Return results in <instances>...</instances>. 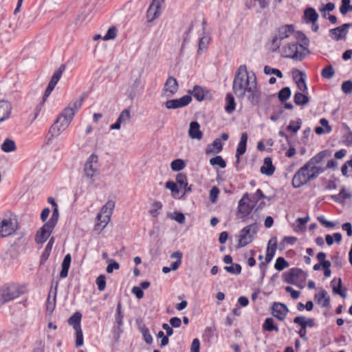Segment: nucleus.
Returning <instances> with one entry per match:
<instances>
[{
  "mask_svg": "<svg viewBox=\"0 0 352 352\" xmlns=\"http://www.w3.org/2000/svg\"><path fill=\"white\" fill-rule=\"evenodd\" d=\"M171 169L174 171H179L184 168L185 162L181 159L173 160L170 164Z\"/></svg>",
  "mask_w": 352,
  "mask_h": 352,
  "instance_id": "nucleus-49",
  "label": "nucleus"
},
{
  "mask_svg": "<svg viewBox=\"0 0 352 352\" xmlns=\"http://www.w3.org/2000/svg\"><path fill=\"white\" fill-rule=\"evenodd\" d=\"M340 12L342 15H345L348 12H352V5H351V0H341Z\"/></svg>",
  "mask_w": 352,
  "mask_h": 352,
  "instance_id": "nucleus-44",
  "label": "nucleus"
},
{
  "mask_svg": "<svg viewBox=\"0 0 352 352\" xmlns=\"http://www.w3.org/2000/svg\"><path fill=\"white\" fill-rule=\"evenodd\" d=\"M19 287L12 283L0 285V307L20 296Z\"/></svg>",
  "mask_w": 352,
  "mask_h": 352,
  "instance_id": "nucleus-6",
  "label": "nucleus"
},
{
  "mask_svg": "<svg viewBox=\"0 0 352 352\" xmlns=\"http://www.w3.org/2000/svg\"><path fill=\"white\" fill-rule=\"evenodd\" d=\"M187 177L185 174L179 173L176 177V184L179 186V188H182L184 186H186Z\"/></svg>",
  "mask_w": 352,
  "mask_h": 352,
  "instance_id": "nucleus-57",
  "label": "nucleus"
},
{
  "mask_svg": "<svg viewBox=\"0 0 352 352\" xmlns=\"http://www.w3.org/2000/svg\"><path fill=\"white\" fill-rule=\"evenodd\" d=\"M96 285L99 291H104L106 287V277L104 274L100 275L96 278Z\"/></svg>",
  "mask_w": 352,
  "mask_h": 352,
  "instance_id": "nucleus-58",
  "label": "nucleus"
},
{
  "mask_svg": "<svg viewBox=\"0 0 352 352\" xmlns=\"http://www.w3.org/2000/svg\"><path fill=\"white\" fill-rule=\"evenodd\" d=\"M72 261V256L69 254L65 256L61 265V271L60 272V278H65L68 275L69 269Z\"/></svg>",
  "mask_w": 352,
  "mask_h": 352,
  "instance_id": "nucleus-32",
  "label": "nucleus"
},
{
  "mask_svg": "<svg viewBox=\"0 0 352 352\" xmlns=\"http://www.w3.org/2000/svg\"><path fill=\"white\" fill-rule=\"evenodd\" d=\"M272 315L280 321L285 318L289 311L287 307L280 302H274L272 305Z\"/></svg>",
  "mask_w": 352,
  "mask_h": 352,
  "instance_id": "nucleus-18",
  "label": "nucleus"
},
{
  "mask_svg": "<svg viewBox=\"0 0 352 352\" xmlns=\"http://www.w3.org/2000/svg\"><path fill=\"white\" fill-rule=\"evenodd\" d=\"M297 74H294V78L296 82L298 88L302 92H305L307 90L306 82H305V74L304 72L296 70Z\"/></svg>",
  "mask_w": 352,
  "mask_h": 352,
  "instance_id": "nucleus-28",
  "label": "nucleus"
},
{
  "mask_svg": "<svg viewBox=\"0 0 352 352\" xmlns=\"http://www.w3.org/2000/svg\"><path fill=\"white\" fill-rule=\"evenodd\" d=\"M188 94L198 101L211 100L212 99L210 91L199 85H195L192 90H189Z\"/></svg>",
  "mask_w": 352,
  "mask_h": 352,
  "instance_id": "nucleus-12",
  "label": "nucleus"
},
{
  "mask_svg": "<svg viewBox=\"0 0 352 352\" xmlns=\"http://www.w3.org/2000/svg\"><path fill=\"white\" fill-rule=\"evenodd\" d=\"M342 90L346 94H351L352 92V81L346 80L343 82L342 85Z\"/></svg>",
  "mask_w": 352,
  "mask_h": 352,
  "instance_id": "nucleus-64",
  "label": "nucleus"
},
{
  "mask_svg": "<svg viewBox=\"0 0 352 352\" xmlns=\"http://www.w3.org/2000/svg\"><path fill=\"white\" fill-rule=\"evenodd\" d=\"M256 83V78L254 74L250 76L245 65H240L237 69L233 83L232 89L239 98L245 97V94L250 87Z\"/></svg>",
  "mask_w": 352,
  "mask_h": 352,
  "instance_id": "nucleus-1",
  "label": "nucleus"
},
{
  "mask_svg": "<svg viewBox=\"0 0 352 352\" xmlns=\"http://www.w3.org/2000/svg\"><path fill=\"white\" fill-rule=\"evenodd\" d=\"M188 135L192 139L200 140L203 137V133L200 130V125L197 122H192L190 124Z\"/></svg>",
  "mask_w": 352,
  "mask_h": 352,
  "instance_id": "nucleus-23",
  "label": "nucleus"
},
{
  "mask_svg": "<svg viewBox=\"0 0 352 352\" xmlns=\"http://www.w3.org/2000/svg\"><path fill=\"white\" fill-rule=\"evenodd\" d=\"M342 279L340 278H335L331 282V285L332 287L333 292L335 294L340 295L342 298H346V289H345L342 290L341 289L342 288Z\"/></svg>",
  "mask_w": 352,
  "mask_h": 352,
  "instance_id": "nucleus-29",
  "label": "nucleus"
},
{
  "mask_svg": "<svg viewBox=\"0 0 352 352\" xmlns=\"http://www.w3.org/2000/svg\"><path fill=\"white\" fill-rule=\"evenodd\" d=\"M99 175V172L94 170L89 171L83 169V177L87 179L89 184L94 185L96 182V177Z\"/></svg>",
  "mask_w": 352,
  "mask_h": 352,
  "instance_id": "nucleus-40",
  "label": "nucleus"
},
{
  "mask_svg": "<svg viewBox=\"0 0 352 352\" xmlns=\"http://www.w3.org/2000/svg\"><path fill=\"white\" fill-rule=\"evenodd\" d=\"M18 228V221L15 215L3 218L0 221V236L7 237L13 234Z\"/></svg>",
  "mask_w": 352,
  "mask_h": 352,
  "instance_id": "nucleus-7",
  "label": "nucleus"
},
{
  "mask_svg": "<svg viewBox=\"0 0 352 352\" xmlns=\"http://www.w3.org/2000/svg\"><path fill=\"white\" fill-rule=\"evenodd\" d=\"M122 305L120 302H118L116 308V321L118 324V330H120V327L123 324L124 314L121 310Z\"/></svg>",
  "mask_w": 352,
  "mask_h": 352,
  "instance_id": "nucleus-47",
  "label": "nucleus"
},
{
  "mask_svg": "<svg viewBox=\"0 0 352 352\" xmlns=\"http://www.w3.org/2000/svg\"><path fill=\"white\" fill-rule=\"evenodd\" d=\"M58 218H59V213H58V207H55L53 209V212H52V214L50 219L46 223H47L50 226L55 228V226L58 222Z\"/></svg>",
  "mask_w": 352,
  "mask_h": 352,
  "instance_id": "nucleus-53",
  "label": "nucleus"
},
{
  "mask_svg": "<svg viewBox=\"0 0 352 352\" xmlns=\"http://www.w3.org/2000/svg\"><path fill=\"white\" fill-rule=\"evenodd\" d=\"M210 39L206 36H203L199 39L198 53H200L202 50H206L209 43Z\"/></svg>",
  "mask_w": 352,
  "mask_h": 352,
  "instance_id": "nucleus-63",
  "label": "nucleus"
},
{
  "mask_svg": "<svg viewBox=\"0 0 352 352\" xmlns=\"http://www.w3.org/2000/svg\"><path fill=\"white\" fill-rule=\"evenodd\" d=\"M82 314L80 312H75L69 319L68 323L69 325L72 326L74 330L81 329L80 327V321H81Z\"/></svg>",
  "mask_w": 352,
  "mask_h": 352,
  "instance_id": "nucleus-36",
  "label": "nucleus"
},
{
  "mask_svg": "<svg viewBox=\"0 0 352 352\" xmlns=\"http://www.w3.org/2000/svg\"><path fill=\"white\" fill-rule=\"evenodd\" d=\"M223 144L221 140L219 138L215 139L212 143L208 144L206 149V154L210 155L213 153H219L222 151Z\"/></svg>",
  "mask_w": 352,
  "mask_h": 352,
  "instance_id": "nucleus-30",
  "label": "nucleus"
},
{
  "mask_svg": "<svg viewBox=\"0 0 352 352\" xmlns=\"http://www.w3.org/2000/svg\"><path fill=\"white\" fill-rule=\"evenodd\" d=\"M264 73L267 75L274 74L280 78H283V76L282 72L279 69L272 68L270 66H265Z\"/></svg>",
  "mask_w": 352,
  "mask_h": 352,
  "instance_id": "nucleus-56",
  "label": "nucleus"
},
{
  "mask_svg": "<svg viewBox=\"0 0 352 352\" xmlns=\"http://www.w3.org/2000/svg\"><path fill=\"white\" fill-rule=\"evenodd\" d=\"M289 266L288 262L283 257H278L274 265L276 270L281 271Z\"/></svg>",
  "mask_w": 352,
  "mask_h": 352,
  "instance_id": "nucleus-52",
  "label": "nucleus"
},
{
  "mask_svg": "<svg viewBox=\"0 0 352 352\" xmlns=\"http://www.w3.org/2000/svg\"><path fill=\"white\" fill-rule=\"evenodd\" d=\"M247 100L253 106H267L272 100H276L275 94L267 95L262 93L256 83L252 87H250L245 94Z\"/></svg>",
  "mask_w": 352,
  "mask_h": 352,
  "instance_id": "nucleus-4",
  "label": "nucleus"
},
{
  "mask_svg": "<svg viewBox=\"0 0 352 352\" xmlns=\"http://www.w3.org/2000/svg\"><path fill=\"white\" fill-rule=\"evenodd\" d=\"M291 96L290 89L287 87H285L281 89L278 94V100L283 102L286 101Z\"/></svg>",
  "mask_w": 352,
  "mask_h": 352,
  "instance_id": "nucleus-45",
  "label": "nucleus"
},
{
  "mask_svg": "<svg viewBox=\"0 0 352 352\" xmlns=\"http://www.w3.org/2000/svg\"><path fill=\"white\" fill-rule=\"evenodd\" d=\"M59 80L60 79L56 78V76H52V78L48 83V85L45 89L44 96L43 97V102H42L43 103L46 100L47 97L50 95L52 91L54 90L55 86L56 85V84L58 83Z\"/></svg>",
  "mask_w": 352,
  "mask_h": 352,
  "instance_id": "nucleus-37",
  "label": "nucleus"
},
{
  "mask_svg": "<svg viewBox=\"0 0 352 352\" xmlns=\"http://www.w3.org/2000/svg\"><path fill=\"white\" fill-rule=\"evenodd\" d=\"M162 208V204L160 201H155L152 204V209L150 211L151 214L153 217H157L160 214L159 210H161Z\"/></svg>",
  "mask_w": 352,
  "mask_h": 352,
  "instance_id": "nucleus-59",
  "label": "nucleus"
},
{
  "mask_svg": "<svg viewBox=\"0 0 352 352\" xmlns=\"http://www.w3.org/2000/svg\"><path fill=\"white\" fill-rule=\"evenodd\" d=\"M342 131L343 133V142L345 146L349 147L352 146V131L346 123L342 124Z\"/></svg>",
  "mask_w": 352,
  "mask_h": 352,
  "instance_id": "nucleus-31",
  "label": "nucleus"
},
{
  "mask_svg": "<svg viewBox=\"0 0 352 352\" xmlns=\"http://www.w3.org/2000/svg\"><path fill=\"white\" fill-rule=\"evenodd\" d=\"M335 74V71L332 65L326 66L321 72V76L326 79H331Z\"/></svg>",
  "mask_w": 352,
  "mask_h": 352,
  "instance_id": "nucleus-48",
  "label": "nucleus"
},
{
  "mask_svg": "<svg viewBox=\"0 0 352 352\" xmlns=\"http://www.w3.org/2000/svg\"><path fill=\"white\" fill-rule=\"evenodd\" d=\"M294 101L298 105H302L309 102V98L307 95L302 93L297 92L294 95Z\"/></svg>",
  "mask_w": 352,
  "mask_h": 352,
  "instance_id": "nucleus-41",
  "label": "nucleus"
},
{
  "mask_svg": "<svg viewBox=\"0 0 352 352\" xmlns=\"http://www.w3.org/2000/svg\"><path fill=\"white\" fill-rule=\"evenodd\" d=\"M165 186L171 191L174 197H176L178 195L179 190L176 183L173 181H168L166 183Z\"/></svg>",
  "mask_w": 352,
  "mask_h": 352,
  "instance_id": "nucleus-54",
  "label": "nucleus"
},
{
  "mask_svg": "<svg viewBox=\"0 0 352 352\" xmlns=\"http://www.w3.org/2000/svg\"><path fill=\"white\" fill-rule=\"evenodd\" d=\"M85 96L82 95L78 98L71 102L64 110H78L82 106Z\"/></svg>",
  "mask_w": 352,
  "mask_h": 352,
  "instance_id": "nucleus-38",
  "label": "nucleus"
},
{
  "mask_svg": "<svg viewBox=\"0 0 352 352\" xmlns=\"http://www.w3.org/2000/svg\"><path fill=\"white\" fill-rule=\"evenodd\" d=\"M139 330L142 333L144 341L147 344H151L153 342V337L151 335L148 329L144 324H143L140 326Z\"/></svg>",
  "mask_w": 352,
  "mask_h": 352,
  "instance_id": "nucleus-42",
  "label": "nucleus"
},
{
  "mask_svg": "<svg viewBox=\"0 0 352 352\" xmlns=\"http://www.w3.org/2000/svg\"><path fill=\"white\" fill-rule=\"evenodd\" d=\"M109 264L106 268V271L107 273L111 274L113 272L114 270H118L120 268V265L118 262L113 259L108 260Z\"/></svg>",
  "mask_w": 352,
  "mask_h": 352,
  "instance_id": "nucleus-61",
  "label": "nucleus"
},
{
  "mask_svg": "<svg viewBox=\"0 0 352 352\" xmlns=\"http://www.w3.org/2000/svg\"><path fill=\"white\" fill-rule=\"evenodd\" d=\"M308 49L298 43H289L281 50L283 57L292 58L296 60H302L306 56Z\"/></svg>",
  "mask_w": 352,
  "mask_h": 352,
  "instance_id": "nucleus-5",
  "label": "nucleus"
},
{
  "mask_svg": "<svg viewBox=\"0 0 352 352\" xmlns=\"http://www.w3.org/2000/svg\"><path fill=\"white\" fill-rule=\"evenodd\" d=\"M324 171L323 168H312L307 162L294 174L292 184L294 188H298L310 181L316 179Z\"/></svg>",
  "mask_w": 352,
  "mask_h": 352,
  "instance_id": "nucleus-2",
  "label": "nucleus"
},
{
  "mask_svg": "<svg viewBox=\"0 0 352 352\" xmlns=\"http://www.w3.org/2000/svg\"><path fill=\"white\" fill-rule=\"evenodd\" d=\"M192 100L190 95H185L180 98L167 100L165 107L167 109L182 108L188 104Z\"/></svg>",
  "mask_w": 352,
  "mask_h": 352,
  "instance_id": "nucleus-16",
  "label": "nucleus"
},
{
  "mask_svg": "<svg viewBox=\"0 0 352 352\" xmlns=\"http://www.w3.org/2000/svg\"><path fill=\"white\" fill-rule=\"evenodd\" d=\"M178 89V83L173 77H169L164 85V91L166 96H172L177 92Z\"/></svg>",
  "mask_w": 352,
  "mask_h": 352,
  "instance_id": "nucleus-20",
  "label": "nucleus"
},
{
  "mask_svg": "<svg viewBox=\"0 0 352 352\" xmlns=\"http://www.w3.org/2000/svg\"><path fill=\"white\" fill-rule=\"evenodd\" d=\"M131 118L130 111H122L116 122L110 126V129H120L121 124L127 123Z\"/></svg>",
  "mask_w": 352,
  "mask_h": 352,
  "instance_id": "nucleus-25",
  "label": "nucleus"
},
{
  "mask_svg": "<svg viewBox=\"0 0 352 352\" xmlns=\"http://www.w3.org/2000/svg\"><path fill=\"white\" fill-rule=\"evenodd\" d=\"M219 192L220 190L218 187H212V188L210 190V200L212 203L214 204L217 202Z\"/></svg>",
  "mask_w": 352,
  "mask_h": 352,
  "instance_id": "nucleus-60",
  "label": "nucleus"
},
{
  "mask_svg": "<svg viewBox=\"0 0 352 352\" xmlns=\"http://www.w3.org/2000/svg\"><path fill=\"white\" fill-rule=\"evenodd\" d=\"M248 133L246 132L242 133L241 140L238 144L236 151V163L239 162L240 156L243 155L246 151V145L248 141Z\"/></svg>",
  "mask_w": 352,
  "mask_h": 352,
  "instance_id": "nucleus-21",
  "label": "nucleus"
},
{
  "mask_svg": "<svg viewBox=\"0 0 352 352\" xmlns=\"http://www.w3.org/2000/svg\"><path fill=\"white\" fill-rule=\"evenodd\" d=\"M320 126H316L315 128V133L318 135H322L324 133H329L331 131V126L329 124V122L325 118H322L320 120Z\"/></svg>",
  "mask_w": 352,
  "mask_h": 352,
  "instance_id": "nucleus-33",
  "label": "nucleus"
},
{
  "mask_svg": "<svg viewBox=\"0 0 352 352\" xmlns=\"http://www.w3.org/2000/svg\"><path fill=\"white\" fill-rule=\"evenodd\" d=\"M276 239H271L267 244L266 255H265V261L267 263H269L272 260L274 256L276 250Z\"/></svg>",
  "mask_w": 352,
  "mask_h": 352,
  "instance_id": "nucleus-26",
  "label": "nucleus"
},
{
  "mask_svg": "<svg viewBox=\"0 0 352 352\" xmlns=\"http://www.w3.org/2000/svg\"><path fill=\"white\" fill-rule=\"evenodd\" d=\"M314 298L322 307H327L329 305L330 298L328 296L327 292L324 289H322L318 293L316 294Z\"/></svg>",
  "mask_w": 352,
  "mask_h": 352,
  "instance_id": "nucleus-27",
  "label": "nucleus"
},
{
  "mask_svg": "<svg viewBox=\"0 0 352 352\" xmlns=\"http://www.w3.org/2000/svg\"><path fill=\"white\" fill-rule=\"evenodd\" d=\"M284 280L289 284H296L298 282L305 281L307 274L301 269L297 267L291 268L283 274Z\"/></svg>",
  "mask_w": 352,
  "mask_h": 352,
  "instance_id": "nucleus-11",
  "label": "nucleus"
},
{
  "mask_svg": "<svg viewBox=\"0 0 352 352\" xmlns=\"http://www.w3.org/2000/svg\"><path fill=\"white\" fill-rule=\"evenodd\" d=\"M235 100L234 96L231 94H228L226 96L225 110H234Z\"/></svg>",
  "mask_w": 352,
  "mask_h": 352,
  "instance_id": "nucleus-46",
  "label": "nucleus"
},
{
  "mask_svg": "<svg viewBox=\"0 0 352 352\" xmlns=\"http://www.w3.org/2000/svg\"><path fill=\"white\" fill-rule=\"evenodd\" d=\"M1 148L5 153H10L16 150V145L13 140L6 138L2 143Z\"/></svg>",
  "mask_w": 352,
  "mask_h": 352,
  "instance_id": "nucleus-34",
  "label": "nucleus"
},
{
  "mask_svg": "<svg viewBox=\"0 0 352 352\" xmlns=\"http://www.w3.org/2000/svg\"><path fill=\"white\" fill-rule=\"evenodd\" d=\"M300 126L301 121L300 119L296 120H292L289 124L287 126V131L296 133L300 129Z\"/></svg>",
  "mask_w": 352,
  "mask_h": 352,
  "instance_id": "nucleus-55",
  "label": "nucleus"
},
{
  "mask_svg": "<svg viewBox=\"0 0 352 352\" xmlns=\"http://www.w3.org/2000/svg\"><path fill=\"white\" fill-rule=\"evenodd\" d=\"M294 32V28L292 25H285L278 28L276 34L272 41V51L277 50L281 45V41L289 38Z\"/></svg>",
  "mask_w": 352,
  "mask_h": 352,
  "instance_id": "nucleus-8",
  "label": "nucleus"
},
{
  "mask_svg": "<svg viewBox=\"0 0 352 352\" xmlns=\"http://www.w3.org/2000/svg\"><path fill=\"white\" fill-rule=\"evenodd\" d=\"M54 243V238L52 237L49 240V241H48V243H47V245H46V247L45 248V250H44V252L42 254L41 262L45 261L48 258V257L50 256V252L52 251V246H53Z\"/></svg>",
  "mask_w": 352,
  "mask_h": 352,
  "instance_id": "nucleus-43",
  "label": "nucleus"
},
{
  "mask_svg": "<svg viewBox=\"0 0 352 352\" xmlns=\"http://www.w3.org/2000/svg\"><path fill=\"white\" fill-rule=\"evenodd\" d=\"M224 270L232 274H239L241 272V267L237 263H232L230 266H226Z\"/></svg>",
  "mask_w": 352,
  "mask_h": 352,
  "instance_id": "nucleus-51",
  "label": "nucleus"
},
{
  "mask_svg": "<svg viewBox=\"0 0 352 352\" xmlns=\"http://www.w3.org/2000/svg\"><path fill=\"white\" fill-rule=\"evenodd\" d=\"M74 116V111H63L56 118L54 123L51 126L47 135V144L58 137L69 125Z\"/></svg>",
  "mask_w": 352,
  "mask_h": 352,
  "instance_id": "nucleus-3",
  "label": "nucleus"
},
{
  "mask_svg": "<svg viewBox=\"0 0 352 352\" xmlns=\"http://www.w3.org/2000/svg\"><path fill=\"white\" fill-rule=\"evenodd\" d=\"M163 0H153L150 5L147 12V21L151 23L157 19L161 14V6Z\"/></svg>",
  "mask_w": 352,
  "mask_h": 352,
  "instance_id": "nucleus-15",
  "label": "nucleus"
},
{
  "mask_svg": "<svg viewBox=\"0 0 352 352\" xmlns=\"http://www.w3.org/2000/svg\"><path fill=\"white\" fill-rule=\"evenodd\" d=\"M54 227L45 223L43 227L37 232L35 241L37 243H43L47 241L50 234H52Z\"/></svg>",
  "mask_w": 352,
  "mask_h": 352,
  "instance_id": "nucleus-17",
  "label": "nucleus"
},
{
  "mask_svg": "<svg viewBox=\"0 0 352 352\" xmlns=\"http://www.w3.org/2000/svg\"><path fill=\"white\" fill-rule=\"evenodd\" d=\"M304 16L307 23H314L318 19V14L313 8H308L304 12Z\"/></svg>",
  "mask_w": 352,
  "mask_h": 352,
  "instance_id": "nucleus-35",
  "label": "nucleus"
},
{
  "mask_svg": "<svg viewBox=\"0 0 352 352\" xmlns=\"http://www.w3.org/2000/svg\"><path fill=\"white\" fill-rule=\"evenodd\" d=\"M98 157L95 154H91L86 161L84 164L83 169L90 170H94L95 172H99L98 168Z\"/></svg>",
  "mask_w": 352,
  "mask_h": 352,
  "instance_id": "nucleus-24",
  "label": "nucleus"
},
{
  "mask_svg": "<svg viewBox=\"0 0 352 352\" xmlns=\"http://www.w3.org/2000/svg\"><path fill=\"white\" fill-rule=\"evenodd\" d=\"M275 166L272 164V160L271 157H265L263 160V164L261 167L260 171L262 174L271 176L275 172Z\"/></svg>",
  "mask_w": 352,
  "mask_h": 352,
  "instance_id": "nucleus-22",
  "label": "nucleus"
},
{
  "mask_svg": "<svg viewBox=\"0 0 352 352\" xmlns=\"http://www.w3.org/2000/svg\"><path fill=\"white\" fill-rule=\"evenodd\" d=\"M116 35H117V29L116 27L112 26L107 30V32L104 35L103 39L104 41L113 39L116 37Z\"/></svg>",
  "mask_w": 352,
  "mask_h": 352,
  "instance_id": "nucleus-62",
  "label": "nucleus"
},
{
  "mask_svg": "<svg viewBox=\"0 0 352 352\" xmlns=\"http://www.w3.org/2000/svg\"><path fill=\"white\" fill-rule=\"evenodd\" d=\"M330 151L328 150L322 151L311 157L307 163L313 168H322L318 165L320 164L326 157L330 156Z\"/></svg>",
  "mask_w": 352,
  "mask_h": 352,
  "instance_id": "nucleus-19",
  "label": "nucleus"
},
{
  "mask_svg": "<svg viewBox=\"0 0 352 352\" xmlns=\"http://www.w3.org/2000/svg\"><path fill=\"white\" fill-rule=\"evenodd\" d=\"M210 163L212 166L217 165L221 168H224L226 166V163L223 160L221 156L217 155L210 160Z\"/></svg>",
  "mask_w": 352,
  "mask_h": 352,
  "instance_id": "nucleus-50",
  "label": "nucleus"
},
{
  "mask_svg": "<svg viewBox=\"0 0 352 352\" xmlns=\"http://www.w3.org/2000/svg\"><path fill=\"white\" fill-rule=\"evenodd\" d=\"M263 330L266 331H279L278 326L274 324V319L272 318H267L262 326Z\"/></svg>",
  "mask_w": 352,
  "mask_h": 352,
  "instance_id": "nucleus-39",
  "label": "nucleus"
},
{
  "mask_svg": "<svg viewBox=\"0 0 352 352\" xmlns=\"http://www.w3.org/2000/svg\"><path fill=\"white\" fill-rule=\"evenodd\" d=\"M245 200H249V194L248 192L245 193L239 201L238 210L241 214L240 218L242 222H246L249 214L252 212V207L245 202Z\"/></svg>",
  "mask_w": 352,
  "mask_h": 352,
  "instance_id": "nucleus-13",
  "label": "nucleus"
},
{
  "mask_svg": "<svg viewBox=\"0 0 352 352\" xmlns=\"http://www.w3.org/2000/svg\"><path fill=\"white\" fill-rule=\"evenodd\" d=\"M351 27H352V23H344L336 28L331 29L329 35L333 40L336 41L344 39L347 35L348 29Z\"/></svg>",
  "mask_w": 352,
  "mask_h": 352,
  "instance_id": "nucleus-14",
  "label": "nucleus"
},
{
  "mask_svg": "<svg viewBox=\"0 0 352 352\" xmlns=\"http://www.w3.org/2000/svg\"><path fill=\"white\" fill-rule=\"evenodd\" d=\"M257 233L256 223H252L243 228L239 235V243L237 248H243L250 244Z\"/></svg>",
  "mask_w": 352,
  "mask_h": 352,
  "instance_id": "nucleus-9",
  "label": "nucleus"
},
{
  "mask_svg": "<svg viewBox=\"0 0 352 352\" xmlns=\"http://www.w3.org/2000/svg\"><path fill=\"white\" fill-rule=\"evenodd\" d=\"M115 208V202L112 200H109L101 208L100 212L97 215V219L100 223H97L96 226L101 227L103 229L106 227L107 223L111 219V216Z\"/></svg>",
  "mask_w": 352,
  "mask_h": 352,
  "instance_id": "nucleus-10",
  "label": "nucleus"
}]
</instances>
